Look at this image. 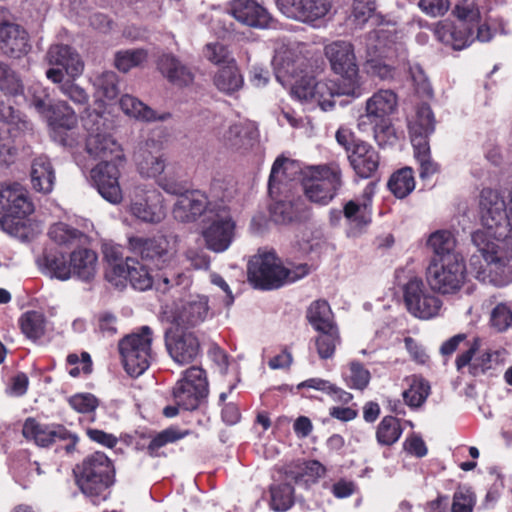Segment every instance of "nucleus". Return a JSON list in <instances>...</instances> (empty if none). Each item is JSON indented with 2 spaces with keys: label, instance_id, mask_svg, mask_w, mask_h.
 I'll use <instances>...</instances> for the list:
<instances>
[{
  "label": "nucleus",
  "instance_id": "nucleus-61",
  "mask_svg": "<svg viewBox=\"0 0 512 512\" xmlns=\"http://www.w3.org/2000/svg\"><path fill=\"white\" fill-rule=\"evenodd\" d=\"M475 504L476 495L472 488L459 485L453 494L451 512H473Z\"/></svg>",
  "mask_w": 512,
  "mask_h": 512
},
{
  "label": "nucleus",
  "instance_id": "nucleus-41",
  "mask_svg": "<svg viewBox=\"0 0 512 512\" xmlns=\"http://www.w3.org/2000/svg\"><path fill=\"white\" fill-rule=\"evenodd\" d=\"M480 346L481 340L476 337L470 344V347L465 352L457 356L455 364L458 371L469 365L470 373L477 376L481 373H485L491 368L490 363L492 355L489 352L483 353L480 357L471 362L475 353L480 349Z\"/></svg>",
  "mask_w": 512,
  "mask_h": 512
},
{
  "label": "nucleus",
  "instance_id": "nucleus-50",
  "mask_svg": "<svg viewBox=\"0 0 512 512\" xmlns=\"http://www.w3.org/2000/svg\"><path fill=\"white\" fill-rule=\"evenodd\" d=\"M492 232V229L484 227V229L477 230L471 235L472 243L485 261H493L495 254L498 253L497 241L504 240L496 238Z\"/></svg>",
  "mask_w": 512,
  "mask_h": 512
},
{
  "label": "nucleus",
  "instance_id": "nucleus-52",
  "mask_svg": "<svg viewBox=\"0 0 512 512\" xmlns=\"http://www.w3.org/2000/svg\"><path fill=\"white\" fill-rule=\"evenodd\" d=\"M455 238L448 230H438L432 233L427 241V245L433 250V258H443L448 254H458L455 251Z\"/></svg>",
  "mask_w": 512,
  "mask_h": 512
},
{
  "label": "nucleus",
  "instance_id": "nucleus-36",
  "mask_svg": "<svg viewBox=\"0 0 512 512\" xmlns=\"http://www.w3.org/2000/svg\"><path fill=\"white\" fill-rule=\"evenodd\" d=\"M366 66L370 73L384 78V30L374 29L366 36Z\"/></svg>",
  "mask_w": 512,
  "mask_h": 512
},
{
  "label": "nucleus",
  "instance_id": "nucleus-6",
  "mask_svg": "<svg viewBox=\"0 0 512 512\" xmlns=\"http://www.w3.org/2000/svg\"><path fill=\"white\" fill-rule=\"evenodd\" d=\"M465 277L466 266L460 254L432 258L426 272L430 288L441 294H453L460 290L465 282Z\"/></svg>",
  "mask_w": 512,
  "mask_h": 512
},
{
  "label": "nucleus",
  "instance_id": "nucleus-45",
  "mask_svg": "<svg viewBox=\"0 0 512 512\" xmlns=\"http://www.w3.org/2000/svg\"><path fill=\"white\" fill-rule=\"evenodd\" d=\"M269 494V506L276 512H285L294 505V487L288 482L271 484L269 487Z\"/></svg>",
  "mask_w": 512,
  "mask_h": 512
},
{
  "label": "nucleus",
  "instance_id": "nucleus-17",
  "mask_svg": "<svg viewBox=\"0 0 512 512\" xmlns=\"http://www.w3.org/2000/svg\"><path fill=\"white\" fill-rule=\"evenodd\" d=\"M223 203L222 200L209 201L200 190H187L175 203L173 215L183 223L194 222L202 215L207 218Z\"/></svg>",
  "mask_w": 512,
  "mask_h": 512
},
{
  "label": "nucleus",
  "instance_id": "nucleus-2",
  "mask_svg": "<svg viewBox=\"0 0 512 512\" xmlns=\"http://www.w3.org/2000/svg\"><path fill=\"white\" fill-rule=\"evenodd\" d=\"M309 272L310 267L306 263L293 269L284 267L274 251H259L248 263V281L260 290L278 289L305 277Z\"/></svg>",
  "mask_w": 512,
  "mask_h": 512
},
{
  "label": "nucleus",
  "instance_id": "nucleus-3",
  "mask_svg": "<svg viewBox=\"0 0 512 512\" xmlns=\"http://www.w3.org/2000/svg\"><path fill=\"white\" fill-rule=\"evenodd\" d=\"M48 235L56 245L73 249L70 252L69 260L71 275L74 274L84 281L94 278L98 256L91 249L79 247L85 238L83 232L60 222L50 227Z\"/></svg>",
  "mask_w": 512,
  "mask_h": 512
},
{
  "label": "nucleus",
  "instance_id": "nucleus-16",
  "mask_svg": "<svg viewBox=\"0 0 512 512\" xmlns=\"http://www.w3.org/2000/svg\"><path fill=\"white\" fill-rule=\"evenodd\" d=\"M128 243L134 254L156 269H166L175 262L174 255L169 250V242L163 237L133 236Z\"/></svg>",
  "mask_w": 512,
  "mask_h": 512
},
{
  "label": "nucleus",
  "instance_id": "nucleus-10",
  "mask_svg": "<svg viewBox=\"0 0 512 512\" xmlns=\"http://www.w3.org/2000/svg\"><path fill=\"white\" fill-rule=\"evenodd\" d=\"M325 55L328 58L332 70L341 75L347 82L344 94L353 97L359 96L358 90V65L354 53V47L350 42L335 41L325 47Z\"/></svg>",
  "mask_w": 512,
  "mask_h": 512
},
{
  "label": "nucleus",
  "instance_id": "nucleus-7",
  "mask_svg": "<svg viewBox=\"0 0 512 512\" xmlns=\"http://www.w3.org/2000/svg\"><path fill=\"white\" fill-rule=\"evenodd\" d=\"M209 383L207 373L198 366H191L183 372L173 388L174 402L183 410L193 411L208 396Z\"/></svg>",
  "mask_w": 512,
  "mask_h": 512
},
{
  "label": "nucleus",
  "instance_id": "nucleus-42",
  "mask_svg": "<svg viewBox=\"0 0 512 512\" xmlns=\"http://www.w3.org/2000/svg\"><path fill=\"white\" fill-rule=\"evenodd\" d=\"M120 107L125 114L144 121H163L171 116L170 113L158 116L148 105L128 94L120 98Z\"/></svg>",
  "mask_w": 512,
  "mask_h": 512
},
{
  "label": "nucleus",
  "instance_id": "nucleus-24",
  "mask_svg": "<svg viewBox=\"0 0 512 512\" xmlns=\"http://www.w3.org/2000/svg\"><path fill=\"white\" fill-rule=\"evenodd\" d=\"M27 30L19 24L9 21L0 22V51L11 59H20L31 50Z\"/></svg>",
  "mask_w": 512,
  "mask_h": 512
},
{
  "label": "nucleus",
  "instance_id": "nucleus-53",
  "mask_svg": "<svg viewBox=\"0 0 512 512\" xmlns=\"http://www.w3.org/2000/svg\"><path fill=\"white\" fill-rule=\"evenodd\" d=\"M0 91L5 95L18 96L24 92L23 82L9 64L0 60Z\"/></svg>",
  "mask_w": 512,
  "mask_h": 512
},
{
  "label": "nucleus",
  "instance_id": "nucleus-28",
  "mask_svg": "<svg viewBox=\"0 0 512 512\" xmlns=\"http://www.w3.org/2000/svg\"><path fill=\"white\" fill-rule=\"evenodd\" d=\"M13 204L3 210L0 219L2 229L9 234H14L18 231V225L21 220L31 214L34 210L33 203L27 196V191L22 187L20 192L14 198Z\"/></svg>",
  "mask_w": 512,
  "mask_h": 512
},
{
  "label": "nucleus",
  "instance_id": "nucleus-60",
  "mask_svg": "<svg viewBox=\"0 0 512 512\" xmlns=\"http://www.w3.org/2000/svg\"><path fill=\"white\" fill-rule=\"evenodd\" d=\"M412 146L414 156L420 165V178L425 179L437 173L439 167L438 164L431 159L429 143L412 144Z\"/></svg>",
  "mask_w": 512,
  "mask_h": 512
},
{
  "label": "nucleus",
  "instance_id": "nucleus-47",
  "mask_svg": "<svg viewBox=\"0 0 512 512\" xmlns=\"http://www.w3.org/2000/svg\"><path fill=\"white\" fill-rule=\"evenodd\" d=\"M22 333L30 340L42 338L46 332V317L42 312L30 310L19 319Z\"/></svg>",
  "mask_w": 512,
  "mask_h": 512
},
{
  "label": "nucleus",
  "instance_id": "nucleus-59",
  "mask_svg": "<svg viewBox=\"0 0 512 512\" xmlns=\"http://www.w3.org/2000/svg\"><path fill=\"white\" fill-rule=\"evenodd\" d=\"M430 393L428 382L423 379H413L410 387L403 391L402 396L405 403L413 408H418L424 404Z\"/></svg>",
  "mask_w": 512,
  "mask_h": 512
},
{
  "label": "nucleus",
  "instance_id": "nucleus-44",
  "mask_svg": "<svg viewBox=\"0 0 512 512\" xmlns=\"http://www.w3.org/2000/svg\"><path fill=\"white\" fill-rule=\"evenodd\" d=\"M214 84L220 91L226 94H232L242 87L243 77L235 60L231 59L228 65L219 69L214 77Z\"/></svg>",
  "mask_w": 512,
  "mask_h": 512
},
{
  "label": "nucleus",
  "instance_id": "nucleus-31",
  "mask_svg": "<svg viewBox=\"0 0 512 512\" xmlns=\"http://www.w3.org/2000/svg\"><path fill=\"white\" fill-rule=\"evenodd\" d=\"M326 473V468L317 460H308L289 465L284 470L285 480L309 487Z\"/></svg>",
  "mask_w": 512,
  "mask_h": 512
},
{
  "label": "nucleus",
  "instance_id": "nucleus-1",
  "mask_svg": "<svg viewBox=\"0 0 512 512\" xmlns=\"http://www.w3.org/2000/svg\"><path fill=\"white\" fill-rule=\"evenodd\" d=\"M73 473L80 492L94 505L110 498L111 488L116 482V469L104 452L95 451L85 456Z\"/></svg>",
  "mask_w": 512,
  "mask_h": 512
},
{
  "label": "nucleus",
  "instance_id": "nucleus-51",
  "mask_svg": "<svg viewBox=\"0 0 512 512\" xmlns=\"http://www.w3.org/2000/svg\"><path fill=\"white\" fill-rule=\"evenodd\" d=\"M342 378L352 389L363 390L370 381V372L359 361H350L342 367Z\"/></svg>",
  "mask_w": 512,
  "mask_h": 512
},
{
  "label": "nucleus",
  "instance_id": "nucleus-56",
  "mask_svg": "<svg viewBox=\"0 0 512 512\" xmlns=\"http://www.w3.org/2000/svg\"><path fill=\"white\" fill-rule=\"evenodd\" d=\"M318 332L320 334L316 337L315 344L319 357L321 359L332 358L335 353L336 346L341 342L338 327Z\"/></svg>",
  "mask_w": 512,
  "mask_h": 512
},
{
  "label": "nucleus",
  "instance_id": "nucleus-30",
  "mask_svg": "<svg viewBox=\"0 0 512 512\" xmlns=\"http://www.w3.org/2000/svg\"><path fill=\"white\" fill-rule=\"evenodd\" d=\"M434 34L440 42L450 45L455 50H461L475 41L472 27L462 23L458 26L450 23H439Z\"/></svg>",
  "mask_w": 512,
  "mask_h": 512
},
{
  "label": "nucleus",
  "instance_id": "nucleus-23",
  "mask_svg": "<svg viewBox=\"0 0 512 512\" xmlns=\"http://www.w3.org/2000/svg\"><path fill=\"white\" fill-rule=\"evenodd\" d=\"M360 131L371 134L380 147L384 146V90L379 89L367 101L365 113L358 119Z\"/></svg>",
  "mask_w": 512,
  "mask_h": 512
},
{
  "label": "nucleus",
  "instance_id": "nucleus-21",
  "mask_svg": "<svg viewBox=\"0 0 512 512\" xmlns=\"http://www.w3.org/2000/svg\"><path fill=\"white\" fill-rule=\"evenodd\" d=\"M191 433L190 430H180L170 426L160 432L149 431L138 433L135 442L137 451H144L151 458L166 457L167 454L162 450L165 446L175 443Z\"/></svg>",
  "mask_w": 512,
  "mask_h": 512
},
{
  "label": "nucleus",
  "instance_id": "nucleus-29",
  "mask_svg": "<svg viewBox=\"0 0 512 512\" xmlns=\"http://www.w3.org/2000/svg\"><path fill=\"white\" fill-rule=\"evenodd\" d=\"M311 211L300 198L277 201L271 209V217L278 224L302 223L310 219Z\"/></svg>",
  "mask_w": 512,
  "mask_h": 512
},
{
  "label": "nucleus",
  "instance_id": "nucleus-54",
  "mask_svg": "<svg viewBox=\"0 0 512 512\" xmlns=\"http://www.w3.org/2000/svg\"><path fill=\"white\" fill-rule=\"evenodd\" d=\"M256 129L250 124L235 123L224 133L225 144L233 149H239L246 144V140L255 138Z\"/></svg>",
  "mask_w": 512,
  "mask_h": 512
},
{
  "label": "nucleus",
  "instance_id": "nucleus-9",
  "mask_svg": "<svg viewBox=\"0 0 512 512\" xmlns=\"http://www.w3.org/2000/svg\"><path fill=\"white\" fill-rule=\"evenodd\" d=\"M22 435L27 441H32L35 445L48 448L57 440L67 441L65 451L73 453L79 442L76 434L72 433L62 424H41L34 417L25 419L22 426Z\"/></svg>",
  "mask_w": 512,
  "mask_h": 512
},
{
  "label": "nucleus",
  "instance_id": "nucleus-37",
  "mask_svg": "<svg viewBox=\"0 0 512 512\" xmlns=\"http://www.w3.org/2000/svg\"><path fill=\"white\" fill-rule=\"evenodd\" d=\"M208 311V299L206 297H198L197 300L189 301L182 305L173 318V325L186 329L195 327L206 319Z\"/></svg>",
  "mask_w": 512,
  "mask_h": 512
},
{
  "label": "nucleus",
  "instance_id": "nucleus-38",
  "mask_svg": "<svg viewBox=\"0 0 512 512\" xmlns=\"http://www.w3.org/2000/svg\"><path fill=\"white\" fill-rule=\"evenodd\" d=\"M157 68L174 85L186 86L193 81L191 71L172 54L161 55L157 60Z\"/></svg>",
  "mask_w": 512,
  "mask_h": 512
},
{
  "label": "nucleus",
  "instance_id": "nucleus-39",
  "mask_svg": "<svg viewBox=\"0 0 512 512\" xmlns=\"http://www.w3.org/2000/svg\"><path fill=\"white\" fill-rule=\"evenodd\" d=\"M157 68L174 85L186 86L193 81L191 71L172 54L161 55L157 60Z\"/></svg>",
  "mask_w": 512,
  "mask_h": 512
},
{
  "label": "nucleus",
  "instance_id": "nucleus-27",
  "mask_svg": "<svg viewBox=\"0 0 512 512\" xmlns=\"http://www.w3.org/2000/svg\"><path fill=\"white\" fill-rule=\"evenodd\" d=\"M292 16L303 23L317 26L332 8V0H291Z\"/></svg>",
  "mask_w": 512,
  "mask_h": 512
},
{
  "label": "nucleus",
  "instance_id": "nucleus-43",
  "mask_svg": "<svg viewBox=\"0 0 512 512\" xmlns=\"http://www.w3.org/2000/svg\"><path fill=\"white\" fill-rule=\"evenodd\" d=\"M307 319L316 331L331 330L337 327L333 321V313L326 300L312 302L307 310Z\"/></svg>",
  "mask_w": 512,
  "mask_h": 512
},
{
  "label": "nucleus",
  "instance_id": "nucleus-18",
  "mask_svg": "<svg viewBox=\"0 0 512 512\" xmlns=\"http://www.w3.org/2000/svg\"><path fill=\"white\" fill-rule=\"evenodd\" d=\"M130 213L146 223H160L166 215L162 194L155 188L135 189L130 204Z\"/></svg>",
  "mask_w": 512,
  "mask_h": 512
},
{
  "label": "nucleus",
  "instance_id": "nucleus-49",
  "mask_svg": "<svg viewBox=\"0 0 512 512\" xmlns=\"http://www.w3.org/2000/svg\"><path fill=\"white\" fill-rule=\"evenodd\" d=\"M346 89L347 84L341 89L336 87L333 81H316L312 101H315L323 111L331 110L335 106L334 97L345 95L343 91Z\"/></svg>",
  "mask_w": 512,
  "mask_h": 512
},
{
  "label": "nucleus",
  "instance_id": "nucleus-34",
  "mask_svg": "<svg viewBox=\"0 0 512 512\" xmlns=\"http://www.w3.org/2000/svg\"><path fill=\"white\" fill-rule=\"evenodd\" d=\"M62 247L45 249L40 266L44 274L65 281L71 278V265L67 260V252L63 251Z\"/></svg>",
  "mask_w": 512,
  "mask_h": 512
},
{
  "label": "nucleus",
  "instance_id": "nucleus-55",
  "mask_svg": "<svg viewBox=\"0 0 512 512\" xmlns=\"http://www.w3.org/2000/svg\"><path fill=\"white\" fill-rule=\"evenodd\" d=\"M147 59V50L143 48L127 49L115 54L114 64L119 71L126 73L132 68L142 65Z\"/></svg>",
  "mask_w": 512,
  "mask_h": 512
},
{
  "label": "nucleus",
  "instance_id": "nucleus-57",
  "mask_svg": "<svg viewBox=\"0 0 512 512\" xmlns=\"http://www.w3.org/2000/svg\"><path fill=\"white\" fill-rule=\"evenodd\" d=\"M0 118L14 129L24 132L32 130V124L20 110L4 100L0 101Z\"/></svg>",
  "mask_w": 512,
  "mask_h": 512
},
{
  "label": "nucleus",
  "instance_id": "nucleus-35",
  "mask_svg": "<svg viewBox=\"0 0 512 512\" xmlns=\"http://www.w3.org/2000/svg\"><path fill=\"white\" fill-rule=\"evenodd\" d=\"M46 77L58 85L59 91L77 106L89 104L88 92L75 82L77 77H65L61 69H48Z\"/></svg>",
  "mask_w": 512,
  "mask_h": 512
},
{
  "label": "nucleus",
  "instance_id": "nucleus-19",
  "mask_svg": "<svg viewBox=\"0 0 512 512\" xmlns=\"http://www.w3.org/2000/svg\"><path fill=\"white\" fill-rule=\"evenodd\" d=\"M122 163L118 160H103L91 170V178L98 192L113 204L122 200V190L119 185V166Z\"/></svg>",
  "mask_w": 512,
  "mask_h": 512
},
{
  "label": "nucleus",
  "instance_id": "nucleus-5",
  "mask_svg": "<svg viewBox=\"0 0 512 512\" xmlns=\"http://www.w3.org/2000/svg\"><path fill=\"white\" fill-rule=\"evenodd\" d=\"M152 342L153 331L149 326H142L119 341L121 360L131 377H138L149 368L153 359Z\"/></svg>",
  "mask_w": 512,
  "mask_h": 512
},
{
  "label": "nucleus",
  "instance_id": "nucleus-46",
  "mask_svg": "<svg viewBox=\"0 0 512 512\" xmlns=\"http://www.w3.org/2000/svg\"><path fill=\"white\" fill-rule=\"evenodd\" d=\"M487 264L484 273L487 274L483 277L484 281L496 286L504 287L512 282V268L505 262V260L495 254L493 261H485Z\"/></svg>",
  "mask_w": 512,
  "mask_h": 512
},
{
  "label": "nucleus",
  "instance_id": "nucleus-40",
  "mask_svg": "<svg viewBox=\"0 0 512 512\" xmlns=\"http://www.w3.org/2000/svg\"><path fill=\"white\" fill-rule=\"evenodd\" d=\"M30 176L34 190L43 194L53 190L55 171L47 157L39 156L33 160Z\"/></svg>",
  "mask_w": 512,
  "mask_h": 512
},
{
  "label": "nucleus",
  "instance_id": "nucleus-12",
  "mask_svg": "<svg viewBox=\"0 0 512 512\" xmlns=\"http://www.w3.org/2000/svg\"><path fill=\"white\" fill-rule=\"evenodd\" d=\"M165 347L174 362L190 364L201 354V345L195 332L172 325L164 334Z\"/></svg>",
  "mask_w": 512,
  "mask_h": 512
},
{
  "label": "nucleus",
  "instance_id": "nucleus-20",
  "mask_svg": "<svg viewBox=\"0 0 512 512\" xmlns=\"http://www.w3.org/2000/svg\"><path fill=\"white\" fill-rule=\"evenodd\" d=\"M106 279L116 286L123 285L128 279L131 286L139 291L151 289L154 284V277L148 271L146 265L138 260L128 258L125 265L116 264L110 271L106 272Z\"/></svg>",
  "mask_w": 512,
  "mask_h": 512
},
{
  "label": "nucleus",
  "instance_id": "nucleus-22",
  "mask_svg": "<svg viewBox=\"0 0 512 512\" xmlns=\"http://www.w3.org/2000/svg\"><path fill=\"white\" fill-rule=\"evenodd\" d=\"M232 16L240 23L253 28H276L277 22L262 5L260 0H232Z\"/></svg>",
  "mask_w": 512,
  "mask_h": 512
},
{
  "label": "nucleus",
  "instance_id": "nucleus-33",
  "mask_svg": "<svg viewBox=\"0 0 512 512\" xmlns=\"http://www.w3.org/2000/svg\"><path fill=\"white\" fill-rule=\"evenodd\" d=\"M411 143H429V137L435 131V118L431 107L421 103L416 108L413 121L408 124Z\"/></svg>",
  "mask_w": 512,
  "mask_h": 512
},
{
  "label": "nucleus",
  "instance_id": "nucleus-4",
  "mask_svg": "<svg viewBox=\"0 0 512 512\" xmlns=\"http://www.w3.org/2000/svg\"><path fill=\"white\" fill-rule=\"evenodd\" d=\"M302 186L311 202L327 205L343 186L342 170L335 162L310 166L302 178Z\"/></svg>",
  "mask_w": 512,
  "mask_h": 512
},
{
  "label": "nucleus",
  "instance_id": "nucleus-8",
  "mask_svg": "<svg viewBox=\"0 0 512 512\" xmlns=\"http://www.w3.org/2000/svg\"><path fill=\"white\" fill-rule=\"evenodd\" d=\"M202 236L206 247L216 253L224 252L231 245L236 224L229 207L223 203L207 218H203Z\"/></svg>",
  "mask_w": 512,
  "mask_h": 512
},
{
  "label": "nucleus",
  "instance_id": "nucleus-62",
  "mask_svg": "<svg viewBox=\"0 0 512 512\" xmlns=\"http://www.w3.org/2000/svg\"><path fill=\"white\" fill-rule=\"evenodd\" d=\"M137 160L138 170L145 177H156L163 173L165 160L161 156H154L149 151H144Z\"/></svg>",
  "mask_w": 512,
  "mask_h": 512
},
{
  "label": "nucleus",
  "instance_id": "nucleus-15",
  "mask_svg": "<svg viewBox=\"0 0 512 512\" xmlns=\"http://www.w3.org/2000/svg\"><path fill=\"white\" fill-rule=\"evenodd\" d=\"M404 302L407 310L415 317L430 319L438 315L442 301L425 289L422 280L411 279L404 287Z\"/></svg>",
  "mask_w": 512,
  "mask_h": 512
},
{
  "label": "nucleus",
  "instance_id": "nucleus-48",
  "mask_svg": "<svg viewBox=\"0 0 512 512\" xmlns=\"http://www.w3.org/2000/svg\"><path fill=\"white\" fill-rule=\"evenodd\" d=\"M387 187L396 198L403 199L407 197L415 188L412 168L404 167L392 174Z\"/></svg>",
  "mask_w": 512,
  "mask_h": 512
},
{
  "label": "nucleus",
  "instance_id": "nucleus-64",
  "mask_svg": "<svg viewBox=\"0 0 512 512\" xmlns=\"http://www.w3.org/2000/svg\"><path fill=\"white\" fill-rule=\"evenodd\" d=\"M28 98L30 104L39 112L40 114H47L51 108L50 104V94L48 89L44 87L41 83H32L28 87Z\"/></svg>",
  "mask_w": 512,
  "mask_h": 512
},
{
  "label": "nucleus",
  "instance_id": "nucleus-13",
  "mask_svg": "<svg viewBox=\"0 0 512 512\" xmlns=\"http://www.w3.org/2000/svg\"><path fill=\"white\" fill-rule=\"evenodd\" d=\"M376 182H370L362 193L360 202L349 200L344 203L342 213L346 225L345 234L349 238L360 236L372 222V198Z\"/></svg>",
  "mask_w": 512,
  "mask_h": 512
},
{
  "label": "nucleus",
  "instance_id": "nucleus-14",
  "mask_svg": "<svg viewBox=\"0 0 512 512\" xmlns=\"http://www.w3.org/2000/svg\"><path fill=\"white\" fill-rule=\"evenodd\" d=\"M47 114L53 139L63 146H75L78 143V117L74 109L66 101H59Z\"/></svg>",
  "mask_w": 512,
  "mask_h": 512
},
{
  "label": "nucleus",
  "instance_id": "nucleus-32",
  "mask_svg": "<svg viewBox=\"0 0 512 512\" xmlns=\"http://www.w3.org/2000/svg\"><path fill=\"white\" fill-rule=\"evenodd\" d=\"M355 173L361 178L371 177L379 166V155L370 145L356 143L348 156Z\"/></svg>",
  "mask_w": 512,
  "mask_h": 512
},
{
  "label": "nucleus",
  "instance_id": "nucleus-26",
  "mask_svg": "<svg viewBox=\"0 0 512 512\" xmlns=\"http://www.w3.org/2000/svg\"><path fill=\"white\" fill-rule=\"evenodd\" d=\"M86 151L94 157L103 160H118L124 162L125 158L120 145L110 135L105 133H91L86 139Z\"/></svg>",
  "mask_w": 512,
  "mask_h": 512
},
{
  "label": "nucleus",
  "instance_id": "nucleus-25",
  "mask_svg": "<svg viewBox=\"0 0 512 512\" xmlns=\"http://www.w3.org/2000/svg\"><path fill=\"white\" fill-rule=\"evenodd\" d=\"M46 59L56 69H61L65 77H80L84 71V62L79 53L69 45L55 44L47 51Z\"/></svg>",
  "mask_w": 512,
  "mask_h": 512
},
{
  "label": "nucleus",
  "instance_id": "nucleus-11",
  "mask_svg": "<svg viewBox=\"0 0 512 512\" xmlns=\"http://www.w3.org/2000/svg\"><path fill=\"white\" fill-rule=\"evenodd\" d=\"M479 207L483 227L492 229L496 238H507L510 222L507 220L504 197L496 190L484 188L480 193Z\"/></svg>",
  "mask_w": 512,
  "mask_h": 512
},
{
  "label": "nucleus",
  "instance_id": "nucleus-63",
  "mask_svg": "<svg viewBox=\"0 0 512 512\" xmlns=\"http://www.w3.org/2000/svg\"><path fill=\"white\" fill-rule=\"evenodd\" d=\"M452 13L463 25H470L481 18L477 0H458Z\"/></svg>",
  "mask_w": 512,
  "mask_h": 512
},
{
  "label": "nucleus",
  "instance_id": "nucleus-58",
  "mask_svg": "<svg viewBox=\"0 0 512 512\" xmlns=\"http://www.w3.org/2000/svg\"><path fill=\"white\" fill-rule=\"evenodd\" d=\"M289 167H294V162L284 156H279L274 161L268 181V191L271 196L280 192L279 185L287 178Z\"/></svg>",
  "mask_w": 512,
  "mask_h": 512
}]
</instances>
